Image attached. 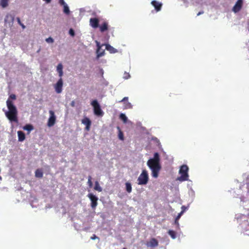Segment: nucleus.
<instances>
[{"label":"nucleus","mask_w":249,"mask_h":249,"mask_svg":"<svg viewBox=\"0 0 249 249\" xmlns=\"http://www.w3.org/2000/svg\"><path fill=\"white\" fill-rule=\"evenodd\" d=\"M10 99L16 100V96L14 94H11L9 96V98L6 101V105L8 110L5 112V114L10 122L18 123V110L16 107L14 105L12 101Z\"/></svg>","instance_id":"f257e3e1"},{"label":"nucleus","mask_w":249,"mask_h":249,"mask_svg":"<svg viewBox=\"0 0 249 249\" xmlns=\"http://www.w3.org/2000/svg\"><path fill=\"white\" fill-rule=\"evenodd\" d=\"M160 161L159 154L156 152L154 155V158L149 159L147 162L148 166L152 170V176L155 178H158L159 172L161 169Z\"/></svg>","instance_id":"f03ea898"},{"label":"nucleus","mask_w":249,"mask_h":249,"mask_svg":"<svg viewBox=\"0 0 249 249\" xmlns=\"http://www.w3.org/2000/svg\"><path fill=\"white\" fill-rule=\"evenodd\" d=\"M189 168L186 165H182L179 169V173L180 174V176L178 177V180L180 181H184L188 179V171Z\"/></svg>","instance_id":"7ed1b4c3"},{"label":"nucleus","mask_w":249,"mask_h":249,"mask_svg":"<svg viewBox=\"0 0 249 249\" xmlns=\"http://www.w3.org/2000/svg\"><path fill=\"white\" fill-rule=\"evenodd\" d=\"M149 179L148 174L146 170H143L142 173L138 178L139 185H145L148 183Z\"/></svg>","instance_id":"20e7f679"},{"label":"nucleus","mask_w":249,"mask_h":249,"mask_svg":"<svg viewBox=\"0 0 249 249\" xmlns=\"http://www.w3.org/2000/svg\"><path fill=\"white\" fill-rule=\"evenodd\" d=\"M91 105L93 107L94 113L95 115L98 116H103L104 112L101 108L100 105L98 103L97 101L95 100L92 101Z\"/></svg>","instance_id":"39448f33"},{"label":"nucleus","mask_w":249,"mask_h":249,"mask_svg":"<svg viewBox=\"0 0 249 249\" xmlns=\"http://www.w3.org/2000/svg\"><path fill=\"white\" fill-rule=\"evenodd\" d=\"M91 201V207L93 209H95L98 205V198L92 193H89L87 195Z\"/></svg>","instance_id":"423d86ee"},{"label":"nucleus","mask_w":249,"mask_h":249,"mask_svg":"<svg viewBox=\"0 0 249 249\" xmlns=\"http://www.w3.org/2000/svg\"><path fill=\"white\" fill-rule=\"evenodd\" d=\"M49 113L50 114V116L49 118L47 125L48 126L51 127L54 124L56 118L54 115V113L53 110H50Z\"/></svg>","instance_id":"0eeeda50"},{"label":"nucleus","mask_w":249,"mask_h":249,"mask_svg":"<svg viewBox=\"0 0 249 249\" xmlns=\"http://www.w3.org/2000/svg\"><path fill=\"white\" fill-rule=\"evenodd\" d=\"M243 0H237L235 4L232 8V11L237 13L240 11L243 6Z\"/></svg>","instance_id":"6e6552de"},{"label":"nucleus","mask_w":249,"mask_h":249,"mask_svg":"<svg viewBox=\"0 0 249 249\" xmlns=\"http://www.w3.org/2000/svg\"><path fill=\"white\" fill-rule=\"evenodd\" d=\"M128 100V98L125 97L122 100L119 101V103H123L124 109H130L132 107V105Z\"/></svg>","instance_id":"1a4fd4ad"},{"label":"nucleus","mask_w":249,"mask_h":249,"mask_svg":"<svg viewBox=\"0 0 249 249\" xmlns=\"http://www.w3.org/2000/svg\"><path fill=\"white\" fill-rule=\"evenodd\" d=\"M63 87V80L62 78H60L56 84L54 86L55 91L57 93H60L62 92Z\"/></svg>","instance_id":"9d476101"},{"label":"nucleus","mask_w":249,"mask_h":249,"mask_svg":"<svg viewBox=\"0 0 249 249\" xmlns=\"http://www.w3.org/2000/svg\"><path fill=\"white\" fill-rule=\"evenodd\" d=\"M146 245L147 247L155 248L159 245V242L156 238H152L146 242Z\"/></svg>","instance_id":"9b49d317"},{"label":"nucleus","mask_w":249,"mask_h":249,"mask_svg":"<svg viewBox=\"0 0 249 249\" xmlns=\"http://www.w3.org/2000/svg\"><path fill=\"white\" fill-rule=\"evenodd\" d=\"M99 20L97 18H91L89 19V25L93 28H98L99 27Z\"/></svg>","instance_id":"f8f14e48"},{"label":"nucleus","mask_w":249,"mask_h":249,"mask_svg":"<svg viewBox=\"0 0 249 249\" xmlns=\"http://www.w3.org/2000/svg\"><path fill=\"white\" fill-rule=\"evenodd\" d=\"M82 123L86 125V130L87 131L89 130L90 125L91 124V122L88 117H85L82 120Z\"/></svg>","instance_id":"ddd939ff"},{"label":"nucleus","mask_w":249,"mask_h":249,"mask_svg":"<svg viewBox=\"0 0 249 249\" xmlns=\"http://www.w3.org/2000/svg\"><path fill=\"white\" fill-rule=\"evenodd\" d=\"M108 23L107 21L103 22L100 26L99 25V29L101 32H104L108 29Z\"/></svg>","instance_id":"4468645a"},{"label":"nucleus","mask_w":249,"mask_h":249,"mask_svg":"<svg viewBox=\"0 0 249 249\" xmlns=\"http://www.w3.org/2000/svg\"><path fill=\"white\" fill-rule=\"evenodd\" d=\"M151 4L155 7L157 11H160L162 7V3L156 0H153L151 2Z\"/></svg>","instance_id":"2eb2a0df"},{"label":"nucleus","mask_w":249,"mask_h":249,"mask_svg":"<svg viewBox=\"0 0 249 249\" xmlns=\"http://www.w3.org/2000/svg\"><path fill=\"white\" fill-rule=\"evenodd\" d=\"M97 46V57L98 58H99L100 57H101L103 56L105 54V51L104 50H101V46L100 45V44L98 42H96Z\"/></svg>","instance_id":"dca6fc26"},{"label":"nucleus","mask_w":249,"mask_h":249,"mask_svg":"<svg viewBox=\"0 0 249 249\" xmlns=\"http://www.w3.org/2000/svg\"><path fill=\"white\" fill-rule=\"evenodd\" d=\"M106 49L110 53H116L117 52V49L108 44H106Z\"/></svg>","instance_id":"f3484780"},{"label":"nucleus","mask_w":249,"mask_h":249,"mask_svg":"<svg viewBox=\"0 0 249 249\" xmlns=\"http://www.w3.org/2000/svg\"><path fill=\"white\" fill-rule=\"evenodd\" d=\"M18 141H19V142H22L25 139V134L21 131H18Z\"/></svg>","instance_id":"a211bd4d"},{"label":"nucleus","mask_w":249,"mask_h":249,"mask_svg":"<svg viewBox=\"0 0 249 249\" xmlns=\"http://www.w3.org/2000/svg\"><path fill=\"white\" fill-rule=\"evenodd\" d=\"M57 71L58 72L59 76L61 78L63 75V66L62 64H59L57 66Z\"/></svg>","instance_id":"6ab92c4d"},{"label":"nucleus","mask_w":249,"mask_h":249,"mask_svg":"<svg viewBox=\"0 0 249 249\" xmlns=\"http://www.w3.org/2000/svg\"><path fill=\"white\" fill-rule=\"evenodd\" d=\"M43 172L40 169H37L35 172V176L36 178H41L43 177Z\"/></svg>","instance_id":"aec40b11"},{"label":"nucleus","mask_w":249,"mask_h":249,"mask_svg":"<svg viewBox=\"0 0 249 249\" xmlns=\"http://www.w3.org/2000/svg\"><path fill=\"white\" fill-rule=\"evenodd\" d=\"M23 128L24 130H27L28 131H29V132H30L31 131L34 129V127L32 124H28L25 125L23 127Z\"/></svg>","instance_id":"412c9836"},{"label":"nucleus","mask_w":249,"mask_h":249,"mask_svg":"<svg viewBox=\"0 0 249 249\" xmlns=\"http://www.w3.org/2000/svg\"><path fill=\"white\" fill-rule=\"evenodd\" d=\"M94 189L95 190L99 192L102 191V188L101 187L99 182L97 181H95V186Z\"/></svg>","instance_id":"4be33fe9"},{"label":"nucleus","mask_w":249,"mask_h":249,"mask_svg":"<svg viewBox=\"0 0 249 249\" xmlns=\"http://www.w3.org/2000/svg\"><path fill=\"white\" fill-rule=\"evenodd\" d=\"M0 5L3 8L7 7L8 5V0H1L0 1Z\"/></svg>","instance_id":"5701e85b"},{"label":"nucleus","mask_w":249,"mask_h":249,"mask_svg":"<svg viewBox=\"0 0 249 249\" xmlns=\"http://www.w3.org/2000/svg\"><path fill=\"white\" fill-rule=\"evenodd\" d=\"M120 119L122 120L124 123H127V118L124 114L121 113L120 115Z\"/></svg>","instance_id":"b1692460"},{"label":"nucleus","mask_w":249,"mask_h":249,"mask_svg":"<svg viewBox=\"0 0 249 249\" xmlns=\"http://www.w3.org/2000/svg\"><path fill=\"white\" fill-rule=\"evenodd\" d=\"M125 186H126V191L130 193L132 191V187L131 184L129 182H126L125 183Z\"/></svg>","instance_id":"393cba45"},{"label":"nucleus","mask_w":249,"mask_h":249,"mask_svg":"<svg viewBox=\"0 0 249 249\" xmlns=\"http://www.w3.org/2000/svg\"><path fill=\"white\" fill-rule=\"evenodd\" d=\"M9 20H11L12 22H13L14 20V17L11 15H7L5 18V21L7 22Z\"/></svg>","instance_id":"a878e982"},{"label":"nucleus","mask_w":249,"mask_h":249,"mask_svg":"<svg viewBox=\"0 0 249 249\" xmlns=\"http://www.w3.org/2000/svg\"><path fill=\"white\" fill-rule=\"evenodd\" d=\"M169 235L173 238L175 239L176 238V233L173 230H169L168 231Z\"/></svg>","instance_id":"bb28decb"},{"label":"nucleus","mask_w":249,"mask_h":249,"mask_svg":"<svg viewBox=\"0 0 249 249\" xmlns=\"http://www.w3.org/2000/svg\"><path fill=\"white\" fill-rule=\"evenodd\" d=\"M63 7H64V9H63V12L67 14V15H69L70 14V10H69V8L68 7V6L67 5V4H65L64 5H63Z\"/></svg>","instance_id":"cd10ccee"},{"label":"nucleus","mask_w":249,"mask_h":249,"mask_svg":"<svg viewBox=\"0 0 249 249\" xmlns=\"http://www.w3.org/2000/svg\"><path fill=\"white\" fill-rule=\"evenodd\" d=\"M118 129H119L118 137L119 139L123 141L124 140V134L119 127H118Z\"/></svg>","instance_id":"c85d7f7f"},{"label":"nucleus","mask_w":249,"mask_h":249,"mask_svg":"<svg viewBox=\"0 0 249 249\" xmlns=\"http://www.w3.org/2000/svg\"><path fill=\"white\" fill-rule=\"evenodd\" d=\"M91 179H92L91 177L89 176L88 177V183L89 187L90 188L92 187V185H93L92 182L91 181Z\"/></svg>","instance_id":"c756f323"},{"label":"nucleus","mask_w":249,"mask_h":249,"mask_svg":"<svg viewBox=\"0 0 249 249\" xmlns=\"http://www.w3.org/2000/svg\"><path fill=\"white\" fill-rule=\"evenodd\" d=\"M130 77V75L128 72H124V73L123 78L125 79H127Z\"/></svg>","instance_id":"7c9ffc66"},{"label":"nucleus","mask_w":249,"mask_h":249,"mask_svg":"<svg viewBox=\"0 0 249 249\" xmlns=\"http://www.w3.org/2000/svg\"><path fill=\"white\" fill-rule=\"evenodd\" d=\"M46 41L49 43H53L54 40L52 37H49L46 39Z\"/></svg>","instance_id":"2f4dec72"},{"label":"nucleus","mask_w":249,"mask_h":249,"mask_svg":"<svg viewBox=\"0 0 249 249\" xmlns=\"http://www.w3.org/2000/svg\"><path fill=\"white\" fill-rule=\"evenodd\" d=\"M183 213V211H182L178 214V215L177 216V217H176V222L177 221V220H178V219L180 218V216L181 215V214Z\"/></svg>","instance_id":"473e14b6"},{"label":"nucleus","mask_w":249,"mask_h":249,"mask_svg":"<svg viewBox=\"0 0 249 249\" xmlns=\"http://www.w3.org/2000/svg\"><path fill=\"white\" fill-rule=\"evenodd\" d=\"M69 34L71 36H74V35H75V33H74V31H73V29H71L70 30H69Z\"/></svg>","instance_id":"72a5a7b5"},{"label":"nucleus","mask_w":249,"mask_h":249,"mask_svg":"<svg viewBox=\"0 0 249 249\" xmlns=\"http://www.w3.org/2000/svg\"><path fill=\"white\" fill-rule=\"evenodd\" d=\"M90 239L91 240H95L96 239H99V238L95 234H93L92 236H91Z\"/></svg>","instance_id":"f704fd0d"},{"label":"nucleus","mask_w":249,"mask_h":249,"mask_svg":"<svg viewBox=\"0 0 249 249\" xmlns=\"http://www.w3.org/2000/svg\"><path fill=\"white\" fill-rule=\"evenodd\" d=\"M59 3L63 6L66 4L64 0H59Z\"/></svg>","instance_id":"c9c22d12"},{"label":"nucleus","mask_w":249,"mask_h":249,"mask_svg":"<svg viewBox=\"0 0 249 249\" xmlns=\"http://www.w3.org/2000/svg\"><path fill=\"white\" fill-rule=\"evenodd\" d=\"M17 21H18V23L19 25H20V24H21V23H21V21H20V18H18H18H17Z\"/></svg>","instance_id":"e433bc0d"},{"label":"nucleus","mask_w":249,"mask_h":249,"mask_svg":"<svg viewBox=\"0 0 249 249\" xmlns=\"http://www.w3.org/2000/svg\"><path fill=\"white\" fill-rule=\"evenodd\" d=\"M71 106L72 107H74L75 106V102L74 101H72L71 103Z\"/></svg>","instance_id":"4c0bfd02"},{"label":"nucleus","mask_w":249,"mask_h":249,"mask_svg":"<svg viewBox=\"0 0 249 249\" xmlns=\"http://www.w3.org/2000/svg\"><path fill=\"white\" fill-rule=\"evenodd\" d=\"M43 0L45 1L47 3H50L51 1V0Z\"/></svg>","instance_id":"58836bf2"},{"label":"nucleus","mask_w":249,"mask_h":249,"mask_svg":"<svg viewBox=\"0 0 249 249\" xmlns=\"http://www.w3.org/2000/svg\"><path fill=\"white\" fill-rule=\"evenodd\" d=\"M20 25L22 27L23 29L25 28V26L23 23L20 24Z\"/></svg>","instance_id":"ea45409f"},{"label":"nucleus","mask_w":249,"mask_h":249,"mask_svg":"<svg viewBox=\"0 0 249 249\" xmlns=\"http://www.w3.org/2000/svg\"><path fill=\"white\" fill-rule=\"evenodd\" d=\"M181 209L182 210V211H183V212H184V211L185 210L186 208L185 207V206H182Z\"/></svg>","instance_id":"a19ab883"},{"label":"nucleus","mask_w":249,"mask_h":249,"mask_svg":"<svg viewBox=\"0 0 249 249\" xmlns=\"http://www.w3.org/2000/svg\"><path fill=\"white\" fill-rule=\"evenodd\" d=\"M203 12H199L197 14V16H199V15H201V14H203Z\"/></svg>","instance_id":"79ce46f5"},{"label":"nucleus","mask_w":249,"mask_h":249,"mask_svg":"<svg viewBox=\"0 0 249 249\" xmlns=\"http://www.w3.org/2000/svg\"><path fill=\"white\" fill-rule=\"evenodd\" d=\"M175 223L178 225V220H177V222L175 221Z\"/></svg>","instance_id":"37998d69"},{"label":"nucleus","mask_w":249,"mask_h":249,"mask_svg":"<svg viewBox=\"0 0 249 249\" xmlns=\"http://www.w3.org/2000/svg\"><path fill=\"white\" fill-rule=\"evenodd\" d=\"M123 249H126L125 248H124Z\"/></svg>","instance_id":"c03bdc74"}]
</instances>
